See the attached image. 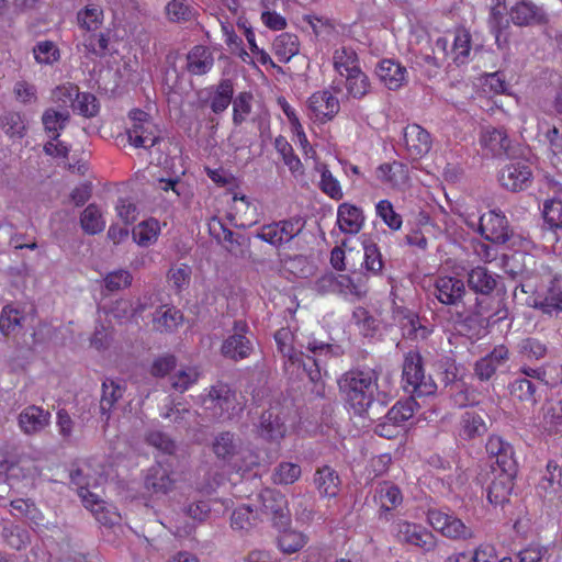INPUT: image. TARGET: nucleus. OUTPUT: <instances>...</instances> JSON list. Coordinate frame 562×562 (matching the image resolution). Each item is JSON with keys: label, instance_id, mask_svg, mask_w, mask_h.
Wrapping results in <instances>:
<instances>
[{"label": "nucleus", "instance_id": "nucleus-1", "mask_svg": "<svg viewBox=\"0 0 562 562\" xmlns=\"http://www.w3.org/2000/svg\"><path fill=\"white\" fill-rule=\"evenodd\" d=\"M337 384L344 402L362 418L379 420L392 400L389 393L379 389L374 370L351 369L338 379Z\"/></svg>", "mask_w": 562, "mask_h": 562}, {"label": "nucleus", "instance_id": "nucleus-2", "mask_svg": "<svg viewBox=\"0 0 562 562\" xmlns=\"http://www.w3.org/2000/svg\"><path fill=\"white\" fill-rule=\"evenodd\" d=\"M212 452L223 464L236 472H248L258 465V458L244 448L241 438L229 430L216 434L211 445Z\"/></svg>", "mask_w": 562, "mask_h": 562}, {"label": "nucleus", "instance_id": "nucleus-3", "mask_svg": "<svg viewBox=\"0 0 562 562\" xmlns=\"http://www.w3.org/2000/svg\"><path fill=\"white\" fill-rule=\"evenodd\" d=\"M402 376L405 383L404 389L414 397L434 395L437 391L434 379L425 374L423 357L417 350L405 353Z\"/></svg>", "mask_w": 562, "mask_h": 562}, {"label": "nucleus", "instance_id": "nucleus-4", "mask_svg": "<svg viewBox=\"0 0 562 562\" xmlns=\"http://www.w3.org/2000/svg\"><path fill=\"white\" fill-rule=\"evenodd\" d=\"M257 502L256 512L269 516L276 528L289 527L291 514L288 508V499L280 491L263 488L257 495Z\"/></svg>", "mask_w": 562, "mask_h": 562}, {"label": "nucleus", "instance_id": "nucleus-5", "mask_svg": "<svg viewBox=\"0 0 562 562\" xmlns=\"http://www.w3.org/2000/svg\"><path fill=\"white\" fill-rule=\"evenodd\" d=\"M479 229L484 239L494 244H505L513 235L506 216L496 210L481 216Z\"/></svg>", "mask_w": 562, "mask_h": 562}, {"label": "nucleus", "instance_id": "nucleus-6", "mask_svg": "<svg viewBox=\"0 0 562 562\" xmlns=\"http://www.w3.org/2000/svg\"><path fill=\"white\" fill-rule=\"evenodd\" d=\"M536 260L532 256L526 252H517L509 258L505 263L506 273L518 282V286L522 293H529L531 286L529 281L535 276Z\"/></svg>", "mask_w": 562, "mask_h": 562}, {"label": "nucleus", "instance_id": "nucleus-7", "mask_svg": "<svg viewBox=\"0 0 562 562\" xmlns=\"http://www.w3.org/2000/svg\"><path fill=\"white\" fill-rule=\"evenodd\" d=\"M172 471L161 462H156L144 474V488L151 496L167 495L175 488Z\"/></svg>", "mask_w": 562, "mask_h": 562}, {"label": "nucleus", "instance_id": "nucleus-8", "mask_svg": "<svg viewBox=\"0 0 562 562\" xmlns=\"http://www.w3.org/2000/svg\"><path fill=\"white\" fill-rule=\"evenodd\" d=\"M301 349H305L312 355L304 352L303 359L310 363V367H323L326 359L337 358L344 355L341 346L329 344L316 339L315 337H307L305 341L299 342Z\"/></svg>", "mask_w": 562, "mask_h": 562}, {"label": "nucleus", "instance_id": "nucleus-9", "mask_svg": "<svg viewBox=\"0 0 562 562\" xmlns=\"http://www.w3.org/2000/svg\"><path fill=\"white\" fill-rule=\"evenodd\" d=\"M248 329L245 322L237 321L234 323L235 333L228 336L221 348L222 355L235 361L249 357L252 351L250 340L244 335Z\"/></svg>", "mask_w": 562, "mask_h": 562}, {"label": "nucleus", "instance_id": "nucleus-10", "mask_svg": "<svg viewBox=\"0 0 562 562\" xmlns=\"http://www.w3.org/2000/svg\"><path fill=\"white\" fill-rule=\"evenodd\" d=\"M498 180L503 188L518 192L526 190L531 184L532 172L525 162H510L501 170Z\"/></svg>", "mask_w": 562, "mask_h": 562}, {"label": "nucleus", "instance_id": "nucleus-11", "mask_svg": "<svg viewBox=\"0 0 562 562\" xmlns=\"http://www.w3.org/2000/svg\"><path fill=\"white\" fill-rule=\"evenodd\" d=\"M397 537L400 542L415 546L423 552H430L436 548V537L419 525L402 521L398 524Z\"/></svg>", "mask_w": 562, "mask_h": 562}, {"label": "nucleus", "instance_id": "nucleus-12", "mask_svg": "<svg viewBox=\"0 0 562 562\" xmlns=\"http://www.w3.org/2000/svg\"><path fill=\"white\" fill-rule=\"evenodd\" d=\"M428 520L434 529L440 531L450 539H467L471 537V530L463 521L452 515L441 512L430 510Z\"/></svg>", "mask_w": 562, "mask_h": 562}, {"label": "nucleus", "instance_id": "nucleus-13", "mask_svg": "<svg viewBox=\"0 0 562 562\" xmlns=\"http://www.w3.org/2000/svg\"><path fill=\"white\" fill-rule=\"evenodd\" d=\"M499 276L490 271L486 267L477 266L472 268L467 276V283L470 290L476 294L490 295L493 291H501Z\"/></svg>", "mask_w": 562, "mask_h": 562}, {"label": "nucleus", "instance_id": "nucleus-14", "mask_svg": "<svg viewBox=\"0 0 562 562\" xmlns=\"http://www.w3.org/2000/svg\"><path fill=\"white\" fill-rule=\"evenodd\" d=\"M509 16L513 23L518 26L544 24L548 22L544 10L528 0H521L513 5Z\"/></svg>", "mask_w": 562, "mask_h": 562}, {"label": "nucleus", "instance_id": "nucleus-15", "mask_svg": "<svg viewBox=\"0 0 562 562\" xmlns=\"http://www.w3.org/2000/svg\"><path fill=\"white\" fill-rule=\"evenodd\" d=\"M374 499L380 503L379 518L390 521L391 512L402 504L403 495L396 485L385 481L376 486Z\"/></svg>", "mask_w": 562, "mask_h": 562}, {"label": "nucleus", "instance_id": "nucleus-16", "mask_svg": "<svg viewBox=\"0 0 562 562\" xmlns=\"http://www.w3.org/2000/svg\"><path fill=\"white\" fill-rule=\"evenodd\" d=\"M258 432L260 437L271 441H277L284 437L286 427L278 406L262 412L259 418Z\"/></svg>", "mask_w": 562, "mask_h": 562}, {"label": "nucleus", "instance_id": "nucleus-17", "mask_svg": "<svg viewBox=\"0 0 562 562\" xmlns=\"http://www.w3.org/2000/svg\"><path fill=\"white\" fill-rule=\"evenodd\" d=\"M18 422L24 434L35 435L49 425L50 413L40 406L30 405L19 414Z\"/></svg>", "mask_w": 562, "mask_h": 562}, {"label": "nucleus", "instance_id": "nucleus-18", "mask_svg": "<svg viewBox=\"0 0 562 562\" xmlns=\"http://www.w3.org/2000/svg\"><path fill=\"white\" fill-rule=\"evenodd\" d=\"M465 294L462 280L453 277L438 278L435 283V295L446 305H458Z\"/></svg>", "mask_w": 562, "mask_h": 562}, {"label": "nucleus", "instance_id": "nucleus-19", "mask_svg": "<svg viewBox=\"0 0 562 562\" xmlns=\"http://www.w3.org/2000/svg\"><path fill=\"white\" fill-rule=\"evenodd\" d=\"M404 140L411 156L415 158L425 156L431 148L430 134L417 124L405 127Z\"/></svg>", "mask_w": 562, "mask_h": 562}, {"label": "nucleus", "instance_id": "nucleus-20", "mask_svg": "<svg viewBox=\"0 0 562 562\" xmlns=\"http://www.w3.org/2000/svg\"><path fill=\"white\" fill-rule=\"evenodd\" d=\"M493 477L486 492L491 504L504 506L509 502V496L514 487L515 475L492 473Z\"/></svg>", "mask_w": 562, "mask_h": 562}, {"label": "nucleus", "instance_id": "nucleus-21", "mask_svg": "<svg viewBox=\"0 0 562 562\" xmlns=\"http://www.w3.org/2000/svg\"><path fill=\"white\" fill-rule=\"evenodd\" d=\"M481 144L488 148L494 156H512V140L509 139L507 132L501 127H487L482 132Z\"/></svg>", "mask_w": 562, "mask_h": 562}, {"label": "nucleus", "instance_id": "nucleus-22", "mask_svg": "<svg viewBox=\"0 0 562 562\" xmlns=\"http://www.w3.org/2000/svg\"><path fill=\"white\" fill-rule=\"evenodd\" d=\"M376 75L390 90H397L406 79V68L392 59H383L378 64Z\"/></svg>", "mask_w": 562, "mask_h": 562}, {"label": "nucleus", "instance_id": "nucleus-23", "mask_svg": "<svg viewBox=\"0 0 562 562\" xmlns=\"http://www.w3.org/2000/svg\"><path fill=\"white\" fill-rule=\"evenodd\" d=\"M214 65V57L209 47L193 46L187 54V70L194 76L207 74Z\"/></svg>", "mask_w": 562, "mask_h": 562}, {"label": "nucleus", "instance_id": "nucleus-24", "mask_svg": "<svg viewBox=\"0 0 562 562\" xmlns=\"http://www.w3.org/2000/svg\"><path fill=\"white\" fill-rule=\"evenodd\" d=\"M364 216L361 209L349 203L339 205L337 223L341 232L346 234H357L362 228Z\"/></svg>", "mask_w": 562, "mask_h": 562}, {"label": "nucleus", "instance_id": "nucleus-25", "mask_svg": "<svg viewBox=\"0 0 562 562\" xmlns=\"http://www.w3.org/2000/svg\"><path fill=\"white\" fill-rule=\"evenodd\" d=\"M24 476L25 472L20 463L0 449V485L13 488Z\"/></svg>", "mask_w": 562, "mask_h": 562}, {"label": "nucleus", "instance_id": "nucleus-26", "mask_svg": "<svg viewBox=\"0 0 562 562\" xmlns=\"http://www.w3.org/2000/svg\"><path fill=\"white\" fill-rule=\"evenodd\" d=\"M340 483L337 472L328 465L318 469L314 474V484L322 496L336 497Z\"/></svg>", "mask_w": 562, "mask_h": 562}, {"label": "nucleus", "instance_id": "nucleus-27", "mask_svg": "<svg viewBox=\"0 0 562 562\" xmlns=\"http://www.w3.org/2000/svg\"><path fill=\"white\" fill-rule=\"evenodd\" d=\"M419 405L417 404L414 396H409L405 401L396 402L391 408H385L382 417L380 419H387L393 425L398 427L403 426L405 422L411 419L414 416L416 408Z\"/></svg>", "mask_w": 562, "mask_h": 562}, {"label": "nucleus", "instance_id": "nucleus-28", "mask_svg": "<svg viewBox=\"0 0 562 562\" xmlns=\"http://www.w3.org/2000/svg\"><path fill=\"white\" fill-rule=\"evenodd\" d=\"M535 307L546 314L562 311V279L554 278L551 280L543 297L536 301Z\"/></svg>", "mask_w": 562, "mask_h": 562}, {"label": "nucleus", "instance_id": "nucleus-29", "mask_svg": "<svg viewBox=\"0 0 562 562\" xmlns=\"http://www.w3.org/2000/svg\"><path fill=\"white\" fill-rule=\"evenodd\" d=\"M541 382L535 383L527 378L516 379L509 385L510 395L513 398L524 402L530 406H535L538 403L537 390Z\"/></svg>", "mask_w": 562, "mask_h": 562}, {"label": "nucleus", "instance_id": "nucleus-30", "mask_svg": "<svg viewBox=\"0 0 562 562\" xmlns=\"http://www.w3.org/2000/svg\"><path fill=\"white\" fill-rule=\"evenodd\" d=\"M346 66V85L349 94L356 99L363 98L370 88L368 76L358 66Z\"/></svg>", "mask_w": 562, "mask_h": 562}, {"label": "nucleus", "instance_id": "nucleus-31", "mask_svg": "<svg viewBox=\"0 0 562 562\" xmlns=\"http://www.w3.org/2000/svg\"><path fill=\"white\" fill-rule=\"evenodd\" d=\"M274 340L277 342L278 350L286 357L289 361L293 364L299 363L303 364L304 351L296 350L292 345L293 334L288 327H282L274 334Z\"/></svg>", "mask_w": 562, "mask_h": 562}, {"label": "nucleus", "instance_id": "nucleus-32", "mask_svg": "<svg viewBox=\"0 0 562 562\" xmlns=\"http://www.w3.org/2000/svg\"><path fill=\"white\" fill-rule=\"evenodd\" d=\"M154 130L155 126L150 122L139 126L132 125L127 130L128 140L135 147L149 149L155 146L159 139Z\"/></svg>", "mask_w": 562, "mask_h": 562}, {"label": "nucleus", "instance_id": "nucleus-33", "mask_svg": "<svg viewBox=\"0 0 562 562\" xmlns=\"http://www.w3.org/2000/svg\"><path fill=\"white\" fill-rule=\"evenodd\" d=\"M70 120L68 111H57L55 109H47L42 115V123L45 131L50 134L52 140H57L63 131Z\"/></svg>", "mask_w": 562, "mask_h": 562}, {"label": "nucleus", "instance_id": "nucleus-34", "mask_svg": "<svg viewBox=\"0 0 562 562\" xmlns=\"http://www.w3.org/2000/svg\"><path fill=\"white\" fill-rule=\"evenodd\" d=\"M159 231V222L155 218H149L136 225L132 231V236L139 246L147 247L157 240Z\"/></svg>", "mask_w": 562, "mask_h": 562}, {"label": "nucleus", "instance_id": "nucleus-35", "mask_svg": "<svg viewBox=\"0 0 562 562\" xmlns=\"http://www.w3.org/2000/svg\"><path fill=\"white\" fill-rule=\"evenodd\" d=\"M272 45L274 54L279 57L280 61H289L300 49L297 36L291 33L280 34Z\"/></svg>", "mask_w": 562, "mask_h": 562}, {"label": "nucleus", "instance_id": "nucleus-36", "mask_svg": "<svg viewBox=\"0 0 562 562\" xmlns=\"http://www.w3.org/2000/svg\"><path fill=\"white\" fill-rule=\"evenodd\" d=\"M80 225L85 233L89 235H95L102 232L105 227V222L102 217L99 207L91 203L89 204L80 215Z\"/></svg>", "mask_w": 562, "mask_h": 562}, {"label": "nucleus", "instance_id": "nucleus-37", "mask_svg": "<svg viewBox=\"0 0 562 562\" xmlns=\"http://www.w3.org/2000/svg\"><path fill=\"white\" fill-rule=\"evenodd\" d=\"M7 546L14 550H23L31 543V533L19 525H8L2 530Z\"/></svg>", "mask_w": 562, "mask_h": 562}, {"label": "nucleus", "instance_id": "nucleus-38", "mask_svg": "<svg viewBox=\"0 0 562 562\" xmlns=\"http://www.w3.org/2000/svg\"><path fill=\"white\" fill-rule=\"evenodd\" d=\"M278 529L281 531L278 537V547L282 552L288 554L294 553L306 543V537L302 532L288 529V527Z\"/></svg>", "mask_w": 562, "mask_h": 562}, {"label": "nucleus", "instance_id": "nucleus-39", "mask_svg": "<svg viewBox=\"0 0 562 562\" xmlns=\"http://www.w3.org/2000/svg\"><path fill=\"white\" fill-rule=\"evenodd\" d=\"M182 321L183 314L175 307L160 308L154 317L155 327L160 331H173Z\"/></svg>", "mask_w": 562, "mask_h": 562}, {"label": "nucleus", "instance_id": "nucleus-40", "mask_svg": "<svg viewBox=\"0 0 562 562\" xmlns=\"http://www.w3.org/2000/svg\"><path fill=\"white\" fill-rule=\"evenodd\" d=\"M542 215L550 229H562V199L553 196L543 202Z\"/></svg>", "mask_w": 562, "mask_h": 562}, {"label": "nucleus", "instance_id": "nucleus-41", "mask_svg": "<svg viewBox=\"0 0 562 562\" xmlns=\"http://www.w3.org/2000/svg\"><path fill=\"white\" fill-rule=\"evenodd\" d=\"M301 467L292 462L279 463L272 474V481L274 484L289 485L296 482L301 476Z\"/></svg>", "mask_w": 562, "mask_h": 562}, {"label": "nucleus", "instance_id": "nucleus-42", "mask_svg": "<svg viewBox=\"0 0 562 562\" xmlns=\"http://www.w3.org/2000/svg\"><path fill=\"white\" fill-rule=\"evenodd\" d=\"M487 427L483 417L475 412H467L462 416V432L468 439L483 436Z\"/></svg>", "mask_w": 562, "mask_h": 562}, {"label": "nucleus", "instance_id": "nucleus-43", "mask_svg": "<svg viewBox=\"0 0 562 562\" xmlns=\"http://www.w3.org/2000/svg\"><path fill=\"white\" fill-rule=\"evenodd\" d=\"M277 151L282 156L284 164L292 173H302L303 165L300 158L293 153L291 144L283 136H278L274 140Z\"/></svg>", "mask_w": 562, "mask_h": 562}, {"label": "nucleus", "instance_id": "nucleus-44", "mask_svg": "<svg viewBox=\"0 0 562 562\" xmlns=\"http://www.w3.org/2000/svg\"><path fill=\"white\" fill-rule=\"evenodd\" d=\"M123 391L121 386L114 381H104L102 383V396L100 400V413L106 415L109 418V412L113 405L122 397Z\"/></svg>", "mask_w": 562, "mask_h": 562}, {"label": "nucleus", "instance_id": "nucleus-45", "mask_svg": "<svg viewBox=\"0 0 562 562\" xmlns=\"http://www.w3.org/2000/svg\"><path fill=\"white\" fill-rule=\"evenodd\" d=\"M133 281V276L130 271L124 269H119L112 272H109L103 278L104 289L111 293L119 292L121 290L127 289L131 286Z\"/></svg>", "mask_w": 562, "mask_h": 562}, {"label": "nucleus", "instance_id": "nucleus-46", "mask_svg": "<svg viewBox=\"0 0 562 562\" xmlns=\"http://www.w3.org/2000/svg\"><path fill=\"white\" fill-rule=\"evenodd\" d=\"M225 249L235 258L244 259L247 257L250 247V238L243 234H236L232 231V237H223Z\"/></svg>", "mask_w": 562, "mask_h": 562}, {"label": "nucleus", "instance_id": "nucleus-47", "mask_svg": "<svg viewBox=\"0 0 562 562\" xmlns=\"http://www.w3.org/2000/svg\"><path fill=\"white\" fill-rule=\"evenodd\" d=\"M494 463L496 464V468L492 464L491 465V473H498V474H509L515 475L517 474V462L514 459V449L512 446L505 447V449L495 457Z\"/></svg>", "mask_w": 562, "mask_h": 562}, {"label": "nucleus", "instance_id": "nucleus-48", "mask_svg": "<svg viewBox=\"0 0 562 562\" xmlns=\"http://www.w3.org/2000/svg\"><path fill=\"white\" fill-rule=\"evenodd\" d=\"M0 125L10 137H23L25 132L24 120L18 112H7L0 116Z\"/></svg>", "mask_w": 562, "mask_h": 562}, {"label": "nucleus", "instance_id": "nucleus-49", "mask_svg": "<svg viewBox=\"0 0 562 562\" xmlns=\"http://www.w3.org/2000/svg\"><path fill=\"white\" fill-rule=\"evenodd\" d=\"M256 515L250 505H245L236 508L231 516V526L234 530L247 531L254 525Z\"/></svg>", "mask_w": 562, "mask_h": 562}, {"label": "nucleus", "instance_id": "nucleus-50", "mask_svg": "<svg viewBox=\"0 0 562 562\" xmlns=\"http://www.w3.org/2000/svg\"><path fill=\"white\" fill-rule=\"evenodd\" d=\"M145 441L166 454H173L177 449L176 442L166 432L160 430L147 431Z\"/></svg>", "mask_w": 562, "mask_h": 562}, {"label": "nucleus", "instance_id": "nucleus-51", "mask_svg": "<svg viewBox=\"0 0 562 562\" xmlns=\"http://www.w3.org/2000/svg\"><path fill=\"white\" fill-rule=\"evenodd\" d=\"M311 103L315 111H318L324 105L325 110H322L321 112L328 120L333 119L339 111L338 100L327 91H324L319 95L314 94L311 99Z\"/></svg>", "mask_w": 562, "mask_h": 562}, {"label": "nucleus", "instance_id": "nucleus-52", "mask_svg": "<svg viewBox=\"0 0 562 562\" xmlns=\"http://www.w3.org/2000/svg\"><path fill=\"white\" fill-rule=\"evenodd\" d=\"M402 329L403 336L408 339H426L429 335V329L420 324L419 317L415 314L405 317Z\"/></svg>", "mask_w": 562, "mask_h": 562}, {"label": "nucleus", "instance_id": "nucleus-53", "mask_svg": "<svg viewBox=\"0 0 562 562\" xmlns=\"http://www.w3.org/2000/svg\"><path fill=\"white\" fill-rule=\"evenodd\" d=\"M252 94L250 92H240L233 100V122L240 125L246 116L251 112Z\"/></svg>", "mask_w": 562, "mask_h": 562}, {"label": "nucleus", "instance_id": "nucleus-54", "mask_svg": "<svg viewBox=\"0 0 562 562\" xmlns=\"http://www.w3.org/2000/svg\"><path fill=\"white\" fill-rule=\"evenodd\" d=\"M280 231V236L283 243H289L294 237L300 235V233L303 231L305 226V221L300 217H291L289 220H283L277 222Z\"/></svg>", "mask_w": 562, "mask_h": 562}, {"label": "nucleus", "instance_id": "nucleus-55", "mask_svg": "<svg viewBox=\"0 0 562 562\" xmlns=\"http://www.w3.org/2000/svg\"><path fill=\"white\" fill-rule=\"evenodd\" d=\"M75 110L86 117H92L99 112V102L97 98L89 92H77V99L74 103Z\"/></svg>", "mask_w": 562, "mask_h": 562}, {"label": "nucleus", "instance_id": "nucleus-56", "mask_svg": "<svg viewBox=\"0 0 562 562\" xmlns=\"http://www.w3.org/2000/svg\"><path fill=\"white\" fill-rule=\"evenodd\" d=\"M376 214L383 220V222L394 231H397L402 226V217L397 214L393 205L387 200H382L376 204Z\"/></svg>", "mask_w": 562, "mask_h": 562}, {"label": "nucleus", "instance_id": "nucleus-57", "mask_svg": "<svg viewBox=\"0 0 562 562\" xmlns=\"http://www.w3.org/2000/svg\"><path fill=\"white\" fill-rule=\"evenodd\" d=\"M34 57L40 64H53L59 58V50L50 41L37 43L33 48Z\"/></svg>", "mask_w": 562, "mask_h": 562}, {"label": "nucleus", "instance_id": "nucleus-58", "mask_svg": "<svg viewBox=\"0 0 562 562\" xmlns=\"http://www.w3.org/2000/svg\"><path fill=\"white\" fill-rule=\"evenodd\" d=\"M364 265L368 271L373 273H378L383 268V261L381 257V252L376 246V244L372 241H364Z\"/></svg>", "mask_w": 562, "mask_h": 562}, {"label": "nucleus", "instance_id": "nucleus-59", "mask_svg": "<svg viewBox=\"0 0 562 562\" xmlns=\"http://www.w3.org/2000/svg\"><path fill=\"white\" fill-rule=\"evenodd\" d=\"M519 348L520 352L528 359L539 360L547 353V346L532 337L522 339Z\"/></svg>", "mask_w": 562, "mask_h": 562}, {"label": "nucleus", "instance_id": "nucleus-60", "mask_svg": "<svg viewBox=\"0 0 562 562\" xmlns=\"http://www.w3.org/2000/svg\"><path fill=\"white\" fill-rule=\"evenodd\" d=\"M177 366V358L173 355H164L153 361L149 373L155 378H164Z\"/></svg>", "mask_w": 562, "mask_h": 562}, {"label": "nucleus", "instance_id": "nucleus-61", "mask_svg": "<svg viewBox=\"0 0 562 562\" xmlns=\"http://www.w3.org/2000/svg\"><path fill=\"white\" fill-rule=\"evenodd\" d=\"M209 397L211 401L215 402V405L221 409H227L234 397V393L227 384L218 383L211 387Z\"/></svg>", "mask_w": 562, "mask_h": 562}, {"label": "nucleus", "instance_id": "nucleus-62", "mask_svg": "<svg viewBox=\"0 0 562 562\" xmlns=\"http://www.w3.org/2000/svg\"><path fill=\"white\" fill-rule=\"evenodd\" d=\"M166 15L170 22L188 21L191 18L190 5L179 0H171L167 3Z\"/></svg>", "mask_w": 562, "mask_h": 562}, {"label": "nucleus", "instance_id": "nucleus-63", "mask_svg": "<svg viewBox=\"0 0 562 562\" xmlns=\"http://www.w3.org/2000/svg\"><path fill=\"white\" fill-rule=\"evenodd\" d=\"M397 173L405 177V166L401 162L382 164L376 169V177L383 182L396 183Z\"/></svg>", "mask_w": 562, "mask_h": 562}, {"label": "nucleus", "instance_id": "nucleus-64", "mask_svg": "<svg viewBox=\"0 0 562 562\" xmlns=\"http://www.w3.org/2000/svg\"><path fill=\"white\" fill-rule=\"evenodd\" d=\"M20 322L21 317H19V311L7 305L3 307L0 315V331L4 336H8L20 325Z\"/></svg>", "mask_w": 562, "mask_h": 562}]
</instances>
